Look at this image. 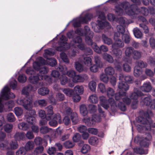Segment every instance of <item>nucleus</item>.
Wrapping results in <instances>:
<instances>
[{
  "label": "nucleus",
  "instance_id": "e2e57ef3",
  "mask_svg": "<svg viewBox=\"0 0 155 155\" xmlns=\"http://www.w3.org/2000/svg\"><path fill=\"white\" fill-rule=\"evenodd\" d=\"M60 81L61 84L62 85H65L68 81V78L64 75H62L60 78Z\"/></svg>",
  "mask_w": 155,
  "mask_h": 155
},
{
  "label": "nucleus",
  "instance_id": "f8f14e48",
  "mask_svg": "<svg viewBox=\"0 0 155 155\" xmlns=\"http://www.w3.org/2000/svg\"><path fill=\"white\" fill-rule=\"evenodd\" d=\"M38 61H36L40 65V67H43L45 66H43V64H48L50 65L53 67L55 66L57 64L56 60L54 58H51L48 59L46 61H45L42 57H39L37 58ZM47 68V67H46Z\"/></svg>",
  "mask_w": 155,
  "mask_h": 155
},
{
  "label": "nucleus",
  "instance_id": "f704fd0d",
  "mask_svg": "<svg viewBox=\"0 0 155 155\" xmlns=\"http://www.w3.org/2000/svg\"><path fill=\"white\" fill-rule=\"evenodd\" d=\"M126 93L125 92H122L120 91L118 93L115 94V98L117 100H120L121 99L122 97L126 95Z\"/></svg>",
  "mask_w": 155,
  "mask_h": 155
},
{
  "label": "nucleus",
  "instance_id": "2eb2a0df",
  "mask_svg": "<svg viewBox=\"0 0 155 155\" xmlns=\"http://www.w3.org/2000/svg\"><path fill=\"white\" fill-rule=\"evenodd\" d=\"M114 39L115 42L112 45V48H122L124 47V44L121 40V37L120 36V34L114 33Z\"/></svg>",
  "mask_w": 155,
  "mask_h": 155
},
{
  "label": "nucleus",
  "instance_id": "f257e3e1",
  "mask_svg": "<svg viewBox=\"0 0 155 155\" xmlns=\"http://www.w3.org/2000/svg\"><path fill=\"white\" fill-rule=\"evenodd\" d=\"M130 5L129 2H123L115 5V10L118 15H122L124 12L132 18H136L138 15L141 14L144 15H147L149 13L148 10L146 8L141 7L138 9L136 6H132L130 8Z\"/></svg>",
  "mask_w": 155,
  "mask_h": 155
},
{
  "label": "nucleus",
  "instance_id": "4c0bfd02",
  "mask_svg": "<svg viewBox=\"0 0 155 155\" xmlns=\"http://www.w3.org/2000/svg\"><path fill=\"white\" fill-rule=\"evenodd\" d=\"M113 52L115 57L117 58H120L121 57L122 52L120 49H116V48H113Z\"/></svg>",
  "mask_w": 155,
  "mask_h": 155
},
{
  "label": "nucleus",
  "instance_id": "69168bd1",
  "mask_svg": "<svg viewBox=\"0 0 155 155\" xmlns=\"http://www.w3.org/2000/svg\"><path fill=\"white\" fill-rule=\"evenodd\" d=\"M96 87V83L94 81H91L89 84V89L92 91H95Z\"/></svg>",
  "mask_w": 155,
  "mask_h": 155
},
{
  "label": "nucleus",
  "instance_id": "dca6fc26",
  "mask_svg": "<svg viewBox=\"0 0 155 155\" xmlns=\"http://www.w3.org/2000/svg\"><path fill=\"white\" fill-rule=\"evenodd\" d=\"M58 69L64 74H67L68 77L71 78L72 80L76 74V72L73 70H70L68 71H67V68L64 66H63L60 65Z\"/></svg>",
  "mask_w": 155,
  "mask_h": 155
},
{
  "label": "nucleus",
  "instance_id": "09e8293b",
  "mask_svg": "<svg viewBox=\"0 0 155 155\" xmlns=\"http://www.w3.org/2000/svg\"><path fill=\"white\" fill-rule=\"evenodd\" d=\"M13 127L12 124H6L4 127V130L7 133H10L12 131Z\"/></svg>",
  "mask_w": 155,
  "mask_h": 155
},
{
  "label": "nucleus",
  "instance_id": "864d4df0",
  "mask_svg": "<svg viewBox=\"0 0 155 155\" xmlns=\"http://www.w3.org/2000/svg\"><path fill=\"white\" fill-rule=\"evenodd\" d=\"M135 66H137L138 68H143L147 67V64L141 60H139L136 62Z\"/></svg>",
  "mask_w": 155,
  "mask_h": 155
},
{
  "label": "nucleus",
  "instance_id": "a18cd8bd",
  "mask_svg": "<svg viewBox=\"0 0 155 155\" xmlns=\"http://www.w3.org/2000/svg\"><path fill=\"white\" fill-rule=\"evenodd\" d=\"M74 91L77 93L82 94L84 91V88L82 86L77 85L74 88Z\"/></svg>",
  "mask_w": 155,
  "mask_h": 155
},
{
  "label": "nucleus",
  "instance_id": "4468645a",
  "mask_svg": "<svg viewBox=\"0 0 155 155\" xmlns=\"http://www.w3.org/2000/svg\"><path fill=\"white\" fill-rule=\"evenodd\" d=\"M84 29L85 31L84 32L83 29L81 28L78 29L75 31V32L76 34L81 36L87 35L89 33V36H86V38L88 37L91 38V39H92L94 35L93 32L90 31L89 27L87 26L84 27ZM85 40H86V39Z\"/></svg>",
  "mask_w": 155,
  "mask_h": 155
},
{
  "label": "nucleus",
  "instance_id": "0eeeda50",
  "mask_svg": "<svg viewBox=\"0 0 155 155\" xmlns=\"http://www.w3.org/2000/svg\"><path fill=\"white\" fill-rule=\"evenodd\" d=\"M17 102L19 104L22 105L26 110H29L26 113H29V115L33 116L36 114L35 110H31L32 107V98L31 97H26L24 100H18Z\"/></svg>",
  "mask_w": 155,
  "mask_h": 155
},
{
  "label": "nucleus",
  "instance_id": "79ce46f5",
  "mask_svg": "<svg viewBox=\"0 0 155 155\" xmlns=\"http://www.w3.org/2000/svg\"><path fill=\"white\" fill-rule=\"evenodd\" d=\"M89 143L92 145H96L98 143V140L97 137H92L89 140Z\"/></svg>",
  "mask_w": 155,
  "mask_h": 155
},
{
  "label": "nucleus",
  "instance_id": "e433bc0d",
  "mask_svg": "<svg viewBox=\"0 0 155 155\" xmlns=\"http://www.w3.org/2000/svg\"><path fill=\"white\" fill-rule=\"evenodd\" d=\"M134 35L135 37L138 38H141L142 36V34L140 30L137 28H134L133 30Z\"/></svg>",
  "mask_w": 155,
  "mask_h": 155
},
{
  "label": "nucleus",
  "instance_id": "de8ad7c7",
  "mask_svg": "<svg viewBox=\"0 0 155 155\" xmlns=\"http://www.w3.org/2000/svg\"><path fill=\"white\" fill-rule=\"evenodd\" d=\"M62 91L67 96H72L73 95V91L70 88H66L62 90Z\"/></svg>",
  "mask_w": 155,
  "mask_h": 155
},
{
  "label": "nucleus",
  "instance_id": "f3484780",
  "mask_svg": "<svg viewBox=\"0 0 155 155\" xmlns=\"http://www.w3.org/2000/svg\"><path fill=\"white\" fill-rule=\"evenodd\" d=\"M53 118V120H50L49 122V124L51 126L56 127L58 124V122L59 124L62 123L61 116L59 114L54 115Z\"/></svg>",
  "mask_w": 155,
  "mask_h": 155
},
{
  "label": "nucleus",
  "instance_id": "aec40b11",
  "mask_svg": "<svg viewBox=\"0 0 155 155\" xmlns=\"http://www.w3.org/2000/svg\"><path fill=\"white\" fill-rule=\"evenodd\" d=\"M53 107L51 105H49L45 108V110L47 113L46 119L48 120H50L54 116Z\"/></svg>",
  "mask_w": 155,
  "mask_h": 155
},
{
  "label": "nucleus",
  "instance_id": "473e14b6",
  "mask_svg": "<svg viewBox=\"0 0 155 155\" xmlns=\"http://www.w3.org/2000/svg\"><path fill=\"white\" fill-rule=\"evenodd\" d=\"M9 148L11 150H15L17 149L19 147L18 144L16 140H12L9 143Z\"/></svg>",
  "mask_w": 155,
  "mask_h": 155
},
{
  "label": "nucleus",
  "instance_id": "9b49d317",
  "mask_svg": "<svg viewBox=\"0 0 155 155\" xmlns=\"http://www.w3.org/2000/svg\"><path fill=\"white\" fill-rule=\"evenodd\" d=\"M92 18L93 15L91 14H86L83 17L80 16L73 20V25L74 27H79L81 24L87 23Z\"/></svg>",
  "mask_w": 155,
  "mask_h": 155
},
{
  "label": "nucleus",
  "instance_id": "1a4fd4ad",
  "mask_svg": "<svg viewBox=\"0 0 155 155\" xmlns=\"http://www.w3.org/2000/svg\"><path fill=\"white\" fill-rule=\"evenodd\" d=\"M10 89L8 86H5L2 90L1 92V97H0V112L2 111L3 105L2 103V99L5 100L11 98H14L15 95L10 91Z\"/></svg>",
  "mask_w": 155,
  "mask_h": 155
},
{
  "label": "nucleus",
  "instance_id": "bb28decb",
  "mask_svg": "<svg viewBox=\"0 0 155 155\" xmlns=\"http://www.w3.org/2000/svg\"><path fill=\"white\" fill-rule=\"evenodd\" d=\"M101 38L103 42L104 43L108 45H110L113 44L112 39L107 37L105 35L103 34L101 36Z\"/></svg>",
  "mask_w": 155,
  "mask_h": 155
},
{
  "label": "nucleus",
  "instance_id": "bf43d9fd",
  "mask_svg": "<svg viewBox=\"0 0 155 155\" xmlns=\"http://www.w3.org/2000/svg\"><path fill=\"white\" fill-rule=\"evenodd\" d=\"M117 32L114 33H118L120 34V36L123 34L125 32V29L122 25H119L117 26Z\"/></svg>",
  "mask_w": 155,
  "mask_h": 155
},
{
  "label": "nucleus",
  "instance_id": "37998d69",
  "mask_svg": "<svg viewBox=\"0 0 155 155\" xmlns=\"http://www.w3.org/2000/svg\"><path fill=\"white\" fill-rule=\"evenodd\" d=\"M29 127L28 124L24 122H21L18 125V127L20 130H25Z\"/></svg>",
  "mask_w": 155,
  "mask_h": 155
},
{
  "label": "nucleus",
  "instance_id": "cd10ccee",
  "mask_svg": "<svg viewBox=\"0 0 155 155\" xmlns=\"http://www.w3.org/2000/svg\"><path fill=\"white\" fill-rule=\"evenodd\" d=\"M104 71L105 74L108 75L112 76L115 73V69L114 68L110 66L106 67Z\"/></svg>",
  "mask_w": 155,
  "mask_h": 155
},
{
  "label": "nucleus",
  "instance_id": "5701e85b",
  "mask_svg": "<svg viewBox=\"0 0 155 155\" xmlns=\"http://www.w3.org/2000/svg\"><path fill=\"white\" fill-rule=\"evenodd\" d=\"M118 88L120 89V91L125 92L128 91L129 88V86L125 82L120 81L118 85Z\"/></svg>",
  "mask_w": 155,
  "mask_h": 155
},
{
  "label": "nucleus",
  "instance_id": "49530a36",
  "mask_svg": "<svg viewBox=\"0 0 155 155\" xmlns=\"http://www.w3.org/2000/svg\"><path fill=\"white\" fill-rule=\"evenodd\" d=\"M134 152L140 154H146L148 153L147 150L144 151L142 148L136 147L134 149Z\"/></svg>",
  "mask_w": 155,
  "mask_h": 155
},
{
  "label": "nucleus",
  "instance_id": "72a5a7b5",
  "mask_svg": "<svg viewBox=\"0 0 155 155\" xmlns=\"http://www.w3.org/2000/svg\"><path fill=\"white\" fill-rule=\"evenodd\" d=\"M125 54L127 56L130 57L133 54L134 51L133 48L131 47H127L125 48Z\"/></svg>",
  "mask_w": 155,
  "mask_h": 155
},
{
  "label": "nucleus",
  "instance_id": "2f4dec72",
  "mask_svg": "<svg viewBox=\"0 0 155 155\" xmlns=\"http://www.w3.org/2000/svg\"><path fill=\"white\" fill-rule=\"evenodd\" d=\"M80 111L81 114L83 116H86L88 112L86 106L82 104L80 107Z\"/></svg>",
  "mask_w": 155,
  "mask_h": 155
},
{
  "label": "nucleus",
  "instance_id": "0e129e2a",
  "mask_svg": "<svg viewBox=\"0 0 155 155\" xmlns=\"http://www.w3.org/2000/svg\"><path fill=\"white\" fill-rule=\"evenodd\" d=\"M71 117L72 122L74 124H75L77 123L78 119L77 115L76 113H73L71 115Z\"/></svg>",
  "mask_w": 155,
  "mask_h": 155
},
{
  "label": "nucleus",
  "instance_id": "6ab92c4d",
  "mask_svg": "<svg viewBox=\"0 0 155 155\" xmlns=\"http://www.w3.org/2000/svg\"><path fill=\"white\" fill-rule=\"evenodd\" d=\"M36 89V88H34L32 86L31 84L28 85L26 87L23 88L22 91V93L23 94L26 95V96L23 99H21V100H24L27 97H31H31L28 95L29 93L31 91H35Z\"/></svg>",
  "mask_w": 155,
  "mask_h": 155
},
{
  "label": "nucleus",
  "instance_id": "a211bd4d",
  "mask_svg": "<svg viewBox=\"0 0 155 155\" xmlns=\"http://www.w3.org/2000/svg\"><path fill=\"white\" fill-rule=\"evenodd\" d=\"M144 95L143 94L141 91L138 90L137 88H134V92L132 93L130 96L131 99L134 100V101L137 100V99L139 96H142Z\"/></svg>",
  "mask_w": 155,
  "mask_h": 155
},
{
  "label": "nucleus",
  "instance_id": "6e6d98bb",
  "mask_svg": "<svg viewBox=\"0 0 155 155\" xmlns=\"http://www.w3.org/2000/svg\"><path fill=\"white\" fill-rule=\"evenodd\" d=\"M141 54L140 52L136 50H134L132 54V56L134 59H138L140 58Z\"/></svg>",
  "mask_w": 155,
  "mask_h": 155
},
{
  "label": "nucleus",
  "instance_id": "9d476101",
  "mask_svg": "<svg viewBox=\"0 0 155 155\" xmlns=\"http://www.w3.org/2000/svg\"><path fill=\"white\" fill-rule=\"evenodd\" d=\"M86 42L88 45L91 46L95 51L98 53H101V51L106 52L108 51L107 46L103 45L99 47L96 43L92 42L91 38L87 37L86 38Z\"/></svg>",
  "mask_w": 155,
  "mask_h": 155
},
{
  "label": "nucleus",
  "instance_id": "3c124183",
  "mask_svg": "<svg viewBox=\"0 0 155 155\" xmlns=\"http://www.w3.org/2000/svg\"><path fill=\"white\" fill-rule=\"evenodd\" d=\"M64 145L66 148H71L74 146V143L71 141L67 140L64 143Z\"/></svg>",
  "mask_w": 155,
  "mask_h": 155
},
{
  "label": "nucleus",
  "instance_id": "7ed1b4c3",
  "mask_svg": "<svg viewBox=\"0 0 155 155\" xmlns=\"http://www.w3.org/2000/svg\"><path fill=\"white\" fill-rule=\"evenodd\" d=\"M34 69L39 71V74L33 76H31L29 78L30 82L34 84H38V86H41L44 85V83L41 80H45L48 81L50 78L45 74L48 73V69L45 66L40 67V65L38 63L35 62L33 64Z\"/></svg>",
  "mask_w": 155,
  "mask_h": 155
},
{
  "label": "nucleus",
  "instance_id": "b1692460",
  "mask_svg": "<svg viewBox=\"0 0 155 155\" xmlns=\"http://www.w3.org/2000/svg\"><path fill=\"white\" fill-rule=\"evenodd\" d=\"M87 77V76L85 75H80L76 74L72 81L74 83L82 82Z\"/></svg>",
  "mask_w": 155,
  "mask_h": 155
},
{
  "label": "nucleus",
  "instance_id": "680f3d73",
  "mask_svg": "<svg viewBox=\"0 0 155 155\" xmlns=\"http://www.w3.org/2000/svg\"><path fill=\"white\" fill-rule=\"evenodd\" d=\"M27 151L24 147H20L16 153V155H25Z\"/></svg>",
  "mask_w": 155,
  "mask_h": 155
},
{
  "label": "nucleus",
  "instance_id": "13d9d810",
  "mask_svg": "<svg viewBox=\"0 0 155 155\" xmlns=\"http://www.w3.org/2000/svg\"><path fill=\"white\" fill-rule=\"evenodd\" d=\"M52 130V129L48 128L47 127L42 126L40 128V131L42 134H46L50 132Z\"/></svg>",
  "mask_w": 155,
  "mask_h": 155
},
{
  "label": "nucleus",
  "instance_id": "423d86ee",
  "mask_svg": "<svg viewBox=\"0 0 155 155\" xmlns=\"http://www.w3.org/2000/svg\"><path fill=\"white\" fill-rule=\"evenodd\" d=\"M97 13L98 15V18L101 19L102 21H97V24L93 23L92 24V28L94 31L96 32H100V29L103 28L105 26L108 28L110 27L109 23L104 20L105 19V16L104 12L100 11H97Z\"/></svg>",
  "mask_w": 155,
  "mask_h": 155
},
{
  "label": "nucleus",
  "instance_id": "a19ab883",
  "mask_svg": "<svg viewBox=\"0 0 155 155\" xmlns=\"http://www.w3.org/2000/svg\"><path fill=\"white\" fill-rule=\"evenodd\" d=\"M121 38L126 44H128L130 41V37L128 34H123L120 35Z\"/></svg>",
  "mask_w": 155,
  "mask_h": 155
},
{
  "label": "nucleus",
  "instance_id": "39448f33",
  "mask_svg": "<svg viewBox=\"0 0 155 155\" xmlns=\"http://www.w3.org/2000/svg\"><path fill=\"white\" fill-rule=\"evenodd\" d=\"M137 120L138 123L141 124L138 125L137 130L139 132H143L144 131H149L150 130L151 127H155V123L153 124L147 113L145 114L144 117H138Z\"/></svg>",
  "mask_w": 155,
  "mask_h": 155
},
{
  "label": "nucleus",
  "instance_id": "4d7b16f0",
  "mask_svg": "<svg viewBox=\"0 0 155 155\" xmlns=\"http://www.w3.org/2000/svg\"><path fill=\"white\" fill-rule=\"evenodd\" d=\"M14 110L15 115L18 117L21 116L23 113L22 109L19 107H15L14 108Z\"/></svg>",
  "mask_w": 155,
  "mask_h": 155
},
{
  "label": "nucleus",
  "instance_id": "4be33fe9",
  "mask_svg": "<svg viewBox=\"0 0 155 155\" xmlns=\"http://www.w3.org/2000/svg\"><path fill=\"white\" fill-rule=\"evenodd\" d=\"M140 89L144 92H150L152 88L151 84L150 82H146L143 84L140 88Z\"/></svg>",
  "mask_w": 155,
  "mask_h": 155
},
{
  "label": "nucleus",
  "instance_id": "603ef678",
  "mask_svg": "<svg viewBox=\"0 0 155 155\" xmlns=\"http://www.w3.org/2000/svg\"><path fill=\"white\" fill-rule=\"evenodd\" d=\"M6 118L9 122H13L15 120V115L12 113H9L7 114Z\"/></svg>",
  "mask_w": 155,
  "mask_h": 155
},
{
  "label": "nucleus",
  "instance_id": "8fccbe9b",
  "mask_svg": "<svg viewBox=\"0 0 155 155\" xmlns=\"http://www.w3.org/2000/svg\"><path fill=\"white\" fill-rule=\"evenodd\" d=\"M91 148L90 146L87 144H84L83 146L81 151L83 153H85L90 151Z\"/></svg>",
  "mask_w": 155,
  "mask_h": 155
},
{
  "label": "nucleus",
  "instance_id": "c85d7f7f",
  "mask_svg": "<svg viewBox=\"0 0 155 155\" xmlns=\"http://www.w3.org/2000/svg\"><path fill=\"white\" fill-rule=\"evenodd\" d=\"M14 137L16 141H20L22 140L25 138V135L23 133L17 132L14 135Z\"/></svg>",
  "mask_w": 155,
  "mask_h": 155
},
{
  "label": "nucleus",
  "instance_id": "20e7f679",
  "mask_svg": "<svg viewBox=\"0 0 155 155\" xmlns=\"http://www.w3.org/2000/svg\"><path fill=\"white\" fill-rule=\"evenodd\" d=\"M60 41L59 42V46L56 48V50L61 51L66 50L71 46H74L75 48L78 47L80 49L83 50L84 48V45L81 43L82 40L81 37L78 36L71 41L70 44L66 42L67 38L65 36L62 35L60 38Z\"/></svg>",
  "mask_w": 155,
  "mask_h": 155
},
{
  "label": "nucleus",
  "instance_id": "6e6552de",
  "mask_svg": "<svg viewBox=\"0 0 155 155\" xmlns=\"http://www.w3.org/2000/svg\"><path fill=\"white\" fill-rule=\"evenodd\" d=\"M98 110L100 113V116H97L96 115H93L92 117L85 118L83 119V122L88 126H92L94 125L95 122L100 121L101 117H105L104 113L102 111L101 108L99 107Z\"/></svg>",
  "mask_w": 155,
  "mask_h": 155
},
{
  "label": "nucleus",
  "instance_id": "393cba45",
  "mask_svg": "<svg viewBox=\"0 0 155 155\" xmlns=\"http://www.w3.org/2000/svg\"><path fill=\"white\" fill-rule=\"evenodd\" d=\"M83 62L84 65L86 66L90 67L92 65V61L91 58L89 57H84L83 56Z\"/></svg>",
  "mask_w": 155,
  "mask_h": 155
},
{
  "label": "nucleus",
  "instance_id": "a878e982",
  "mask_svg": "<svg viewBox=\"0 0 155 155\" xmlns=\"http://www.w3.org/2000/svg\"><path fill=\"white\" fill-rule=\"evenodd\" d=\"M24 119L26 121L31 124L34 123L35 121V117L33 116L29 115L28 113H25Z\"/></svg>",
  "mask_w": 155,
  "mask_h": 155
},
{
  "label": "nucleus",
  "instance_id": "5fc2aeb1",
  "mask_svg": "<svg viewBox=\"0 0 155 155\" xmlns=\"http://www.w3.org/2000/svg\"><path fill=\"white\" fill-rule=\"evenodd\" d=\"M117 21L120 25H122L123 26H125L128 23L127 20L125 18L122 17L119 18L118 19Z\"/></svg>",
  "mask_w": 155,
  "mask_h": 155
},
{
  "label": "nucleus",
  "instance_id": "338daca9",
  "mask_svg": "<svg viewBox=\"0 0 155 155\" xmlns=\"http://www.w3.org/2000/svg\"><path fill=\"white\" fill-rule=\"evenodd\" d=\"M61 58L63 61L65 63H68L69 62V59L68 58L66 54L64 52H62L60 54Z\"/></svg>",
  "mask_w": 155,
  "mask_h": 155
},
{
  "label": "nucleus",
  "instance_id": "58836bf2",
  "mask_svg": "<svg viewBox=\"0 0 155 155\" xmlns=\"http://www.w3.org/2000/svg\"><path fill=\"white\" fill-rule=\"evenodd\" d=\"M103 58L104 60L110 63L113 62L114 59L112 57L107 53H104L103 55Z\"/></svg>",
  "mask_w": 155,
  "mask_h": 155
},
{
  "label": "nucleus",
  "instance_id": "f03ea898",
  "mask_svg": "<svg viewBox=\"0 0 155 155\" xmlns=\"http://www.w3.org/2000/svg\"><path fill=\"white\" fill-rule=\"evenodd\" d=\"M107 97L109 99L107 100L106 98L104 96L100 97V103L101 105L105 109H108L110 104L112 107L115 109L118 107L122 111H125L126 110V107L124 104L122 102L115 103L114 100L112 98L115 94L114 90L112 88L109 87L106 90V92Z\"/></svg>",
  "mask_w": 155,
  "mask_h": 155
},
{
  "label": "nucleus",
  "instance_id": "7c9ffc66",
  "mask_svg": "<svg viewBox=\"0 0 155 155\" xmlns=\"http://www.w3.org/2000/svg\"><path fill=\"white\" fill-rule=\"evenodd\" d=\"M38 93L42 96H44L48 94L49 90L47 87H41L38 89Z\"/></svg>",
  "mask_w": 155,
  "mask_h": 155
},
{
  "label": "nucleus",
  "instance_id": "412c9836",
  "mask_svg": "<svg viewBox=\"0 0 155 155\" xmlns=\"http://www.w3.org/2000/svg\"><path fill=\"white\" fill-rule=\"evenodd\" d=\"M147 137H145L144 139L141 140L140 142V144L142 147H147L149 145V141L152 138V137L149 133H148Z\"/></svg>",
  "mask_w": 155,
  "mask_h": 155
},
{
  "label": "nucleus",
  "instance_id": "774afa93",
  "mask_svg": "<svg viewBox=\"0 0 155 155\" xmlns=\"http://www.w3.org/2000/svg\"><path fill=\"white\" fill-rule=\"evenodd\" d=\"M89 112L91 113L95 112L97 110V107L96 106L93 104H90L88 106Z\"/></svg>",
  "mask_w": 155,
  "mask_h": 155
},
{
  "label": "nucleus",
  "instance_id": "ddd939ff",
  "mask_svg": "<svg viewBox=\"0 0 155 155\" xmlns=\"http://www.w3.org/2000/svg\"><path fill=\"white\" fill-rule=\"evenodd\" d=\"M140 102L142 104L150 106L152 109H155V99L152 100L151 96L142 97Z\"/></svg>",
  "mask_w": 155,
  "mask_h": 155
},
{
  "label": "nucleus",
  "instance_id": "c756f323",
  "mask_svg": "<svg viewBox=\"0 0 155 155\" xmlns=\"http://www.w3.org/2000/svg\"><path fill=\"white\" fill-rule=\"evenodd\" d=\"M34 104L35 106L38 105L41 107H45L47 104V102L45 99L38 100L35 101Z\"/></svg>",
  "mask_w": 155,
  "mask_h": 155
},
{
  "label": "nucleus",
  "instance_id": "052dcab7",
  "mask_svg": "<svg viewBox=\"0 0 155 155\" xmlns=\"http://www.w3.org/2000/svg\"><path fill=\"white\" fill-rule=\"evenodd\" d=\"M108 75L106 74L102 73L100 76V79L101 80L105 83H107L109 80V77Z\"/></svg>",
  "mask_w": 155,
  "mask_h": 155
},
{
  "label": "nucleus",
  "instance_id": "c03bdc74",
  "mask_svg": "<svg viewBox=\"0 0 155 155\" xmlns=\"http://www.w3.org/2000/svg\"><path fill=\"white\" fill-rule=\"evenodd\" d=\"M142 71L137 66H135L134 69V74L137 77H139L142 74Z\"/></svg>",
  "mask_w": 155,
  "mask_h": 155
},
{
  "label": "nucleus",
  "instance_id": "c9c22d12",
  "mask_svg": "<svg viewBox=\"0 0 155 155\" xmlns=\"http://www.w3.org/2000/svg\"><path fill=\"white\" fill-rule=\"evenodd\" d=\"M34 147V142L32 141H29L26 144L24 148L27 151L32 150Z\"/></svg>",
  "mask_w": 155,
  "mask_h": 155
},
{
  "label": "nucleus",
  "instance_id": "ea45409f",
  "mask_svg": "<svg viewBox=\"0 0 155 155\" xmlns=\"http://www.w3.org/2000/svg\"><path fill=\"white\" fill-rule=\"evenodd\" d=\"M88 100L91 103L94 104L97 103L98 101V97L95 94H92L90 96Z\"/></svg>",
  "mask_w": 155,
  "mask_h": 155
}]
</instances>
